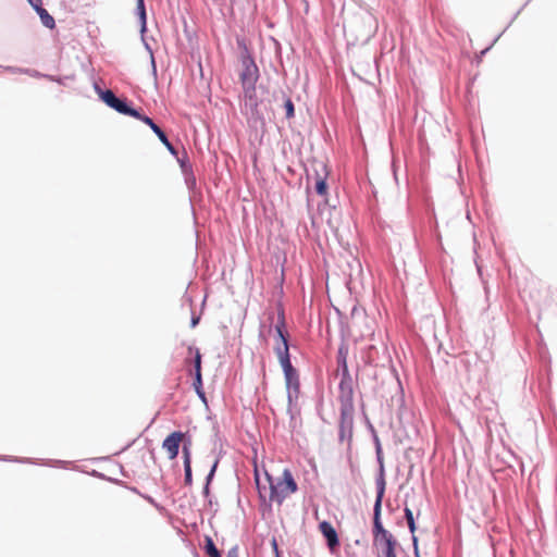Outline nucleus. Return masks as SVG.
<instances>
[{"label": "nucleus", "instance_id": "obj_1", "mask_svg": "<svg viewBox=\"0 0 557 557\" xmlns=\"http://www.w3.org/2000/svg\"><path fill=\"white\" fill-rule=\"evenodd\" d=\"M329 341L331 342L333 336L338 334L341 339V345L338 347L337 355V367L331 375L330 383L331 385L336 384L338 388V399L341 401V413H342V423H341V440L344 438V419L347 412L348 406V393H347V380H348V366H347V347L345 342V333L343 329L331 327L327 329Z\"/></svg>", "mask_w": 557, "mask_h": 557}, {"label": "nucleus", "instance_id": "obj_2", "mask_svg": "<svg viewBox=\"0 0 557 557\" xmlns=\"http://www.w3.org/2000/svg\"><path fill=\"white\" fill-rule=\"evenodd\" d=\"M267 476L270 483V502L281 505L287 496L297 491V483L288 469H284L282 478L276 482L270 475L267 474Z\"/></svg>", "mask_w": 557, "mask_h": 557}, {"label": "nucleus", "instance_id": "obj_3", "mask_svg": "<svg viewBox=\"0 0 557 557\" xmlns=\"http://www.w3.org/2000/svg\"><path fill=\"white\" fill-rule=\"evenodd\" d=\"M385 491V483L383 480L377 482L376 499L373 508V532H374V544L394 539L393 534L384 529L381 522V506L382 498Z\"/></svg>", "mask_w": 557, "mask_h": 557}, {"label": "nucleus", "instance_id": "obj_4", "mask_svg": "<svg viewBox=\"0 0 557 557\" xmlns=\"http://www.w3.org/2000/svg\"><path fill=\"white\" fill-rule=\"evenodd\" d=\"M275 332L277 336V342L275 344L274 350L280 362L285 361V359H289L288 352V333L285 330V318L284 312H278L277 323L275 325Z\"/></svg>", "mask_w": 557, "mask_h": 557}, {"label": "nucleus", "instance_id": "obj_5", "mask_svg": "<svg viewBox=\"0 0 557 557\" xmlns=\"http://www.w3.org/2000/svg\"><path fill=\"white\" fill-rule=\"evenodd\" d=\"M258 78V72H243L240 76L245 92V103L251 109H257L259 104V98L256 90V83Z\"/></svg>", "mask_w": 557, "mask_h": 557}, {"label": "nucleus", "instance_id": "obj_6", "mask_svg": "<svg viewBox=\"0 0 557 557\" xmlns=\"http://www.w3.org/2000/svg\"><path fill=\"white\" fill-rule=\"evenodd\" d=\"M183 437L184 434L182 432H173L163 441L162 446L166 450L170 459H174L178 455V448Z\"/></svg>", "mask_w": 557, "mask_h": 557}, {"label": "nucleus", "instance_id": "obj_7", "mask_svg": "<svg viewBox=\"0 0 557 557\" xmlns=\"http://www.w3.org/2000/svg\"><path fill=\"white\" fill-rule=\"evenodd\" d=\"M280 363L284 371L287 387H293L297 391L299 387L298 374L297 371L293 368L290 359H285V361H282Z\"/></svg>", "mask_w": 557, "mask_h": 557}, {"label": "nucleus", "instance_id": "obj_8", "mask_svg": "<svg viewBox=\"0 0 557 557\" xmlns=\"http://www.w3.org/2000/svg\"><path fill=\"white\" fill-rule=\"evenodd\" d=\"M194 367H195V380H194V387L197 392V394L205 399V393L202 392V379H201V354L199 349H195V360H194Z\"/></svg>", "mask_w": 557, "mask_h": 557}, {"label": "nucleus", "instance_id": "obj_9", "mask_svg": "<svg viewBox=\"0 0 557 557\" xmlns=\"http://www.w3.org/2000/svg\"><path fill=\"white\" fill-rule=\"evenodd\" d=\"M319 528L326 539L330 549L334 550V548L338 545V537L335 529L326 521L321 522Z\"/></svg>", "mask_w": 557, "mask_h": 557}, {"label": "nucleus", "instance_id": "obj_10", "mask_svg": "<svg viewBox=\"0 0 557 557\" xmlns=\"http://www.w3.org/2000/svg\"><path fill=\"white\" fill-rule=\"evenodd\" d=\"M374 545L377 549V557H396L395 547L397 542L395 539L383 541Z\"/></svg>", "mask_w": 557, "mask_h": 557}, {"label": "nucleus", "instance_id": "obj_11", "mask_svg": "<svg viewBox=\"0 0 557 557\" xmlns=\"http://www.w3.org/2000/svg\"><path fill=\"white\" fill-rule=\"evenodd\" d=\"M307 181L308 184L313 182L317 194L321 196L326 194V183L324 176H321L317 170L314 175H311L310 173L307 174Z\"/></svg>", "mask_w": 557, "mask_h": 557}, {"label": "nucleus", "instance_id": "obj_12", "mask_svg": "<svg viewBox=\"0 0 557 557\" xmlns=\"http://www.w3.org/2000/svg\"><path fill=\"white\" fill-rule=\"evenodd\" d=\"M111 108L116 110L119 113H122L125 115L139 116V112L137 110L131 108L129 106H127L126 102L119 99L117 97H116L115 101L111 104Z\"/></svg>", "mask_w": 557, "mask_h": 557}, {"label": "nucleus", "instance_id": "obj_13", "mask_svg": "<svg viewBox=\"0 0 557 557\" xmlns=\"http://www.w3.org/2000/svg\"><path fill=\"white\" fill-rule=\"evenodd\" d=\"M95 89L99 96V98L111 108V104L115 101L116 97L114 92L110 89L102 90L97 84H95Z\"/></svg>", "mask_w": 557, "mask_h": 557}, {"label": "nucleus", "instance_id": "obj_14", "mask_svg": "<svg viewBox=\"0 0 557 557\" xmlns=\"http://www.w3.org/2000/svg\"><path fill=\"white\" fill-rule=\"evenodd\" d=\"M184 453V468H185V483H191V467H190V455L186 446L183 448Z\"/></svg>", "mask_w": 557, "mask_h": 557}, {"label": "nucleus", "instance_id": "obj_15", "mask_svg": "<svg viewBox=\"0 0 557 557\" xmlns=\"http://www.w3.org/2000/svg\"><path fill=\"white\" fill-rule=\"evenodd\" d=\"M40 17L41 23L48 27L53 28L55 26L54 18L48 13V11L44 8L36 11Z\"/></svg>", "mask_w": 557, "mask_h": 557}, {"label": "nucleus", "instance_id": "obj_16", "mask_svg": "<svg viewBox=\"0 0 557 557\" xmlns=\"http://www.w3.org/2000/svg\"><path fill=\"white\" fill-rule=\"evenodd\" d=\"M205 548H206V553L210 556V557H221L218 548L215 547L213 541L211 537L207 536L206 537V545H205Z\"/></svg>", "mask_w": 557, "mask_h": 557}, {"label": "nucleus", "instance_id": "obj_17", "mask_svg": "<svg viewBox=\"0 0 557 557\" xmlns=\"http://www.w3.org/2000/svg\"><path fill=\"white\" fill-rule=\"evenodd\" d=\"M153 133L159 137L161 143L168 148V150L170 152L175 153V149H174L173 145L169 141L166 135L160 127L157 128Z\"/></svg>", "mask_w": 557, "mask_h": 557}, {"label": "nucleus", "instance_id": "obj_18", "mask_svg": "<svg viewBox=\"0 0 557 557\" xmlns=\"http://www.w3.org/2000/svg\"><path fill=\"white\" fill-rule=\"evenodd\" d=\"M286 119L290 120L295 116V108L290 98H286L284 101Z\"/></svg>", "mask_w": 557, "mask_h": 557}, {"label": "nucleus", "instance_id": "obj_19", "mask_svg": "<svg viewBox=\"0 0 557 557\" xmlns=\"http://www.w3.org/2000/svg\"><path fill=\"white\" fill-rule=\"evenodd\" d=\"M405 518L407 520L410 532L413 533L416 530L414 518L412 511L409 508H405Z\"/></svg>", "mask_w": 557, "mask_h": 557}, {"label": "nucleus", "instance_id": "obj_20", "mask_svg": "<svg viewBox=\"0 0 557 557\" xmlns=\"http://www.w3.org/2000/svg\"><path fill=\"white\" fill-rule=\"evenodd\" d=\"M136 119L143 121L145 124H147L153 132L159 128V126L149 117L146 115H141L139 113V116H135Z\"/></svg>", "mask_w": 557, "mask_h": 557}, {"label": "nucleus", "instance_id": "obj_21", "mask_svg": "<svg viewBox=\"0 0 557 557\" xmlns=\"http://www.w3.org/2000/svg\"><path fill=\"white\" fill-rule=\"evenodd\" d=\"M137 8H138V11H139V14H140L141 20H143V22L145 23V20H146V11H145L144 0H138V2H137Z\"/></svg>", "mask_w": 557, "mask_h": 557}, {"label": "nucleus", "instance_id": "obj_22", "mask_svg": "<svg viewBox=\"0 0 557 557\" xmlns=\"http://www.w3.org/2000/svg\"><path fill=\"white\" fill-rule=\"evenodd\" d=\"M32 7L37 11L42 8V0H28Z\"/></svg>", "mask_w": 557, "mask_h": 557}, {"label": "nucleus", "instance_id": "obj_23", "mask_svg": "<svg viewBox=\"0 0 557 557\" xmlns=\"http://www.w3.org/2000/svg\"><path fill=\"white\" fill-rule=\"evenodd\" d=\"M227 557H238L237 548H232V549L228 552Z\"/></svg>", "mask_w": 557, "mask_h": 557}, {"label": "nucleus", "instance_id": "obj_24", "mask_svg": "<svg viewBox=\"0 0 557 557\" xmlns=\"http://www.w3.org/2000/svg\"><path fill=\"white\" fill-rule=\"evenodd\" d=\"M216 466H218V461H215V462L213 463L212 469H211V471H210V473H209V475H208V480H210V479L212 478V475H213V473H214V471H215Z\"/></svg>", "mask_w": 557, "mask_h": 557}, {"label": "nucleus", "instance_id": "obj_25", "mask_svg": "<svg viewBox=\"0 0 557 557\" xmlns=\"http://www.w3.org/2000/svg\"><path fill=\"white\" fill-rule=\"evenodd\" d=\"M356 312H357V308L354 307L352 310H351V315H355Z\"/></svg>", "mask_w": 557, "mask_h": 557}, {"label": "nucleus", "instance_id": "obj_26", "mask_svg": "<svg viewBox=\"0 0 557 557\" xmlns=\"http://www.w3.org/2000/svg\"><path fill=\"white\" fill-rule=\"evenodd\" d=\"M319 166H320L322 170H325V165H324L322 162H320V163H319Z\"/></svg>", "mask_w": 557, "mask_h": 557}, {"label": "nucleus", "instance_id": "obj_27", "mask_svg": "<svg viewBox=\"0 0 557 557\" xmlns=\"http://www.w3.org/2000/svg\"><path fill=\"white\" fill-rule=\"evenodd\" d=\"M197 322H198V320H197V319L193 320V325H196V324H197Z\"/></svg>", "mask_w": 557, "mask_h": 557}, {"label": "nucleus", "instance_id": "obj_28", "mask_svg": "<svg viewBox=\"0 0 557 557\" xmlns=\"http://www.w3.org/2000/svg\"><path fill=\"white\" fill-rule=\"evenodd\" d=\"M188 351L191 354L194 351V348L193 347H189L188 348Z\"/></svg>", "mask_w": 557, "mask_h": 557}, {"label": "nucleus", "instance_id": "obj_29", "mask_svg": "<svg viewBox=\"0 0 557 557\" xmlns=\"http://www.w3.org/2000/svg\"><path fill=\"white\" fill-rule=\"evenodd\" d=\"M273 546L275 547V549H277V545H276L275 541H273Z\"/></svg>", "mask_w": 557, "mask_h": 557}]
</instances>
